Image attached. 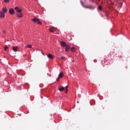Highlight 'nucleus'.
Listing matches in <instances>:
<instances>
[{"label": "nucleus", "instance_id": "obj_1", "mask_svg": "<svg viewBox=\"0 0 130 130\" xmlns=\"http://www.w3.org/2000/svg\"><path fill=\"white\" fill-rule=\"evenodd\" d=\"M60 45L63 47H66L65 51H69V50H70V49L71 48V46L67 44V43L63 41L60 42Z\"/></svg>", "mask_w": 130, "mask_h": 130}, {"label": "nucleus", "instance_id": "obj_2", "mask_svg": "<svg viewBox=\"0 0 130 130\" xmlns=\"http://www.w3.org/2000/svg\"><path fill=\"white\" fill-rule=\"evenodd\" d=\"M32 21L33 22H34V23H37L38 24H39L40 25H42V24L41 22H40V20H39V19H38L37 18H33Z\"/></svg>", "mask_w": 130, "mask_h": 130}, {"label": "nucleus", "instance_id": "obj_3", "mask_svg": "<svg viewBox=\"0 0 130 130\" xmlns=\"http://www.w3.org/2000/svg\"><path fill=\"white\" fill-rule=\"evenodd\" d=\"M14 10H16V11L17 12V13H21V12H22V9H20V8L18 7H16L14 8Z\"/></svg>", "mask_w": 130, "mask_h": 130}, {"label": "nucleus", "instance_id": "obj_4", "mask_svg": "<svg viewBox=\"0 0 130 130\" xmlns=\"http://www.w3.org/2000/svg\"><path fill=\"white\" fill-rule=\"evenodd\" d=\"M18 18H22L23 17V13L20 12L16 14Z\"/></svg>", "mask_w": 130, "mask_h": 130}, {"label": "nucleus", "instance_id": "obj_5", "mask_svg": "<svg viewBox=\"0 0 130 130\" xmlns=\"http://www.w3.org/2000/svg\"><path fill=\"white\" fill-rule=\"evenodd\" d=\"M9 13L10 15H14V14H15V10L13 9H10L9 11Z\"/></svg>", "mask_w": 130, "mask_h": 130}, {"label": "nucleus", "instance_id": "obj_6", "mask_svg": "<svg viewBox=\"0 0 130 130\" xmlns=\"http://www.w3.org/2000/svg\"><path fill=\"white\" fill-rule=\"evenodd\" d=\"M12 49L13 51H15V52H17V51H18V47L17 46H13Z\"/></svg>", "mask_w": 130, "mask_h": 130}, {"label": "nucleus", "instance_id": "obj_7", "mask_svg": "<svg viewBox=\"0 0 130 130\" xmlns=\"http://www.w3.org/2000/svg\"><path fill=\"white\" fill-rule=\"evenodd\" d=\"M47 57H48V58H50V59H53L54 58L53 55H52V54H48Z\"/></svg>", "mask_w": 130, "mask_h": 130}, {"label": "nucleus", "instance_id": "obj_8", "mask_svg": "<svg viewBox=\"0 0 130 130\" xmlns=\"http://www.w3.org/2000/svg\"><path fill=\"white\" fill-rule=\"evenodd\" d=\"M85 8H86V9H90L94 8V6H93L92 5H89L88 6L85 7Z\"/></svg>", "mask_w": 130, "mask_h": 130}, {"label": "nucleus", "instance_id": "obj_9", "mask_svg": "<svg viewBox=\"0 0 130 130\" xmlns=\"http://www.w3.org/2000/svg\"><path fill=\"white\" fill-rule=\"evenodd\" d=\"M50 32H53L55 31V28L52 27L49 29Z\"/></svg>", "mask_w": 130, "mask_h": 130}, {"label": "nucleus", "instance_id": "obj_10", "mask_svg": "<svg viewBox=\"0 0 130 130\" xmlns=\"http://www.w3.org/2000/svg\"><path fill=\"white\" fill-rule=\"evenodd\" d=\"M5 14L4 13L0 12V18H4Z\"/></svg>", "mask_w": 130, "mask_h": 130}, {"label": "nucleus", "instance_id": "obj_11", "mask_svg": "<svg viewBox=\"0 0 130 130\" xmlns=\"http://www.w3.org/2000/svg\"><path fill=\"white\" fill-rule=\"evenodd\" d=\"M2 10L3 13H7V12H8V9H7L6 8H3Z\"/></svg>", "mask_w": 130, "mask_h": 130}, {"label": "nucleus", "instance_id": "obj_12", "mask_svg": "<svg viewBox=\"0 0 130 130\" xmlns=\"http://www.w3.org/2000/svg\"><path fill=\"white\" fill-rule=\"evenodd\" d=\"M62 77H63V73H62V72H61L59 74L58 77L60 78H62Z\"/></svg>", "mask_w": 130, "mask_h": 130}, {"label": "nucleus", "instance_id": "obj_13", "mask_svg": "<svg viewBox=\"0 0 130 130\" xmlns=\"http://www.w3.org/2000/svg\"><path fill=\"white\" fill-rule=\"evenodd\" d=\"M71 50L73 52H75V50H76V48L75 47H73L71 48Z\"/></svg>", "mask_w": 130, "mask_h": 130}, {"label": "nucleus", "instance_id": "obj_14", "mask_svg": "<svg viewBox=\"0 0 130 130\" xmlns=\"http://www.w3.org/2000/svg\"><path fill=\"white\" fill-rule=\"evenodd\" d=\"M25 48H32V45H27L25 46Z\"/></svg>", "mask_w": 130, "mask_h": 130}, {"label": "nucleus", "instance_id": "obj_15", "mask_svg": "<svg viewBox=\"0 0 130 130\" xmlns=\"http://www.w3.org/2000/svg\"><path fill=\"white\" fill-rule=\"evenodd\" d=\"M59 91H64V87H61V88H59Z\"/></svg>", "mask_w": 130, "mask_h": 130}, {"label": "nucleus", "instance_id": "obj_16", "mask_svg": "<svg viewBox=\"0 0 130 130\" xmlns=\"http://www.w3.org/2000/svg\"><path fill=\"white\" fill-rule=\"evenodd\" d=\"M98 10H100V11H102V7H101V6H99L98 7Z\"/></svg>", "mask_w": 130, "mask_h": 130}, {"label": "nucleus", "instance_id": "obj_17", "mask_svg": "<svg viewBox=\"0 0 130 130\" xmlns=\"http://www.w3.org/2000/svg\"><path fill=\"white\" fill-rule=\"evenodd\" d=\"M4 50H5V51H7V50H8V46L6 45L5 46V49Z\"/></svg>", "mask_w": 130, "mask_h": 130}, {"label": "nucleus", "instance_id": "obj_18", "mask_svg": "<svg viewBox=\"0 0 130 130\" xmlns=\"http://www.w3.org/2000/svg\"><path fill=\"white\" fill-rule=\"evenodd\" d=\"M4 2L5 3H10V0H5Z\"/></svg>", "mask_w": 130, "mask_h": 130}, {"label": "nucleus", "instance_id": "obj_19", "mask_svg": "<svg viewBox=\"0 0 130 130\" xmlns=\"http://www.w3.org/2000/svg\"><path fill=\"white\" fill-rule=\"evenodd\" d=\"M68 86H66L65 89L66 91H69V90L68 89Z\"/></svg>", "mask_w": 130, "mask_h": 130}, {"label": "nucleus", "instance_id": "obj_20", "mask_svg": "<svg viewBox=\"0 0 130 130\" xmlns=\"http://www.w3.org/2000/svg\"><path fill=\"white\" fill-rule=\"evenodd\" d=\"M59 79H60L59 77H58V78L57 79L56 81H59Z\"/></svg>", "mask_w": 130, "mask_h": 130}, {"label": "nucleus", "instance_id": "obj_21", "mask_svg": "<svg viewBox=\"0 0 130 130\" xmlns=\"http://www.w3.org/2000/svg\"><path fill=\"white\" fill-rule=\"evenodd\" d=\"M61 59H64V57H61Z\"/></svg>", "mask_w": 130, "mask_h": 130}, {"label": "nucleus", "instance_id": "obj_22", "mask_svg": "<svg viewBox=\"0 0 130 130\" xmlns=\"http://www.w3.org/2000/svg\"><path fill=\"white\" fill-rule=\"evenodd\" d=\"M65 93H68V90H66Z\"/></svg>", "mask_w": 130, "mask_h": 130}]
</instances>
